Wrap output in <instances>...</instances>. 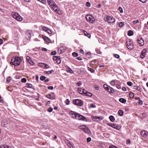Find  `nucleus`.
I'll use <instances>...</instances> for the list:
<instances>
[{
    "label": "nucleus",
    "mask_w": 148,
    "mask_h": 148,
    "mask_svg": "<svg viewBox=\"0 0 148 148\" xmlns=\"http://www.w3.org/2000/svg\"><path fill=\"white\" fill-rule=\"evenodd\" d=\"M22 60L21 58L18 56H14L12 58L10 64L15 66L19 65Z\"/></svg>",
    "instance_id": "obj_1"
},
{
    "label": "nucleus",
    "mask_w": 148,
    "mask_h": 148,
    "mask_svg": "<svg viewBox=\"0 0 148 148\" xmlns=\"http://www.w3.org/2000/svg\"><path fill=\"white\" fill-rule=\"evenodd\" d=\"M12 16L18 21H21L23 20V18L17 13L14 12L12 14Z\"/></svg>",
    "instance_id": "obj_2"
},
{
    "label": "nucleus",
    "mask_w": 148,
    "mask_h": 148,
    "mask_svg": "<svg viewBox=\"0 0 148 148\" xmlns=\"http://www.w3.org/2000/svg\"><path fill=\"white\" fill-rule=\"evenodd\" d=\"M126 46L127 48L129 49H133L134 44L132 41L128 39L126 40Z\"/></svg>",
    "instance_id": "obj_3"
},
{
    "label": "nucleus",
    "mask_w": 148,
    "mask_h": 148,
    "mask_svg": "<svg viewBox=\"0 0 148 148\" xmlns=\"http://www.w3.org/2000/svg\"><path fill=\"white\" fill-rule=\"evenodd\" d=\"M103 87L106 90L110 93H113L114 92V89L110 86L104 84L103 85Z\"/></svg>",
    "instance_id": "obj_4"
},
{
    "label": "nucleus",
    "mask_w": 148,
    "mask_h": 148,
    "mask_svg": "<svg viewBox=\"0 0 148 148\" xmlns=\"http://www.w3.org/2000/svg\"><path fill=\"white\" fill-rule=\"evenodd\" d=\"M105 19V21L110 23H112L115 21V19L112 17L107 16Z\"/></svg>",
    "instance_id": "obj_5"
},
{
    "label": "nucleus",
    "mask_w": 148,
    "mask_h": 148,
    "mask_svg": "<svg viewBox=\"0 0 148 148\" xmlns=\"http://www.w3.org/2000/svg\"><path fill=\"white\" fill-rule=\"evenodd\" d=\"M73 103L75 105L78 106H81L83 104V101L82 100L79 99L74 100Z\"/></svg>",
    "instance_id": "obj_6"
},
{
    "label": "nucleus",
    "mask_w": 148,
    "mask_h": 148,
    "mask_svg": "<svg viewBox=\"0 0 148 148\" xmlns=\"http://www.w3.org/2000/svg\"><path fill=\"white\" fill-rule=\"evenodd\" d=\"M86 18L87 21H89L90 23H93L95 21L94 17L91 15H89L86 16Z\"/></svg>",
    "instance_id": "obj_7"
},
{
    "label": "nucleus",
    "mask_w": 148,
    "mask_h": 148,
    "mask_svg": "<svg viewBox=\"0 0 148 148\" xmlns=\"http://www.w3.org/2000/svg\"><path fill=\"white\" fill-rule=\"evenodd\" d=\"M76 119L86 122L87 121V119L84 116L80 115L78 113H77V114Z\"/></svg>",
    "instance_id": "obj_8"
},
{
    "label": "nucleus",
    "mask_w": 148,
    "mask_h": 148,
    "mask_svg": "<svg viewBox=\"0 0 148 148\" xmlns=\"http://www.w3.org/2000/svg\"><path fill=\"white\" fill-rule=\"evenodd\" d=\"M77 114V113L73 111H71L69 113V114L71 118L74 119H76Z\"/></svg>",
    "instance_id": "obj_9"
},
{
    "label": "nucleus",
    "mask_w": 148,
    "mask_h": 148,
    "mask_svg": "<svg viewBox=\"0 0 148 148\" xmlns=\"http://www.w3.org/2000/svg\"><path fill=\"white\" fill-rule=\"evenodd\" d=\"M91 118L95 122H98L103 119L102 117H98L97 116H92Z\"/></svg>",
    "instance_id": "obj_10"
},
{
    "label": "nucleus",
    "mask_w": 148,
    "mask_h": 148,
    "mask_svg": "<svg viewBox=\"0 0 148 148\" xmlns=\"http://www.w3.org/2000/svg\"><path fill=\"white\" fill-rule=\"evenodd\" d=\"M138 42L140 46H142L144 45V42L142 37L139 36L138 37Z\"/></svg>",
    "instance_id": "obj_11"
},
{
    "label": "nucleus",
    "mask_w": 148,
    "mask_h": 148,
    "mask_svg": "<svg viewBox=\"0 0 148 148\" xmlns=\"http://www.w3.org/2000/svg\"><path fill=\"white\" fill-rule=\"evenodd\" d=\"M32 34V33L31 30H27L26 31L25 33L26 38L27 39H30Z\"/></svg>",
    "instance_id": "obj_12"
},
{
    "label": "nucleus",
    "mask_w": 148,
    "mask_h": 148,
    "mask_svg": "<svg viewBox=\"0 0 148 148\" xmlns=\"http://www.w3.org/2000/svg\"><path fill=\"white\" fill-rule=\"evenodd\" d=\"M83 93L84 95L91 97L92 96V93L88 92L84 89H83Z\"/></svg>",
    "instance_id": "obj_13"
},
{
    "label": "nucleus",
    "mask_w": 148,
    "mask_h": 148,
    "mask_svg": "<svg viewBox=\"0 0 148 148\" xmlns=\"http://www.w3.org/2000/svg\"><path fill=\"white\" fill-rule=\"evenodd\" d=\"M141 135L144 137H146L148 136V132L145 130H143L141 132Z\"/></svg>",
    "instance_id": "obj_14"
},
{
    "label": "nucleus",
    "mask_w": 148,
    "mask_h": 148,
    "mask_svg": "<svg viewBox=\"0 0 148 148\" xmlns=\"http://www.w3.org/2000/svg\"><path fill=\"white\" fill-rule=\"evenodd\" d=\"M147 50L145 49H144L141 52V53L140 55V57L141 58H143L145 56L146 54Z\"/></svg>",
    "instance_id": "obj_15"
},
{
    "label": "nucleus",
    "mask_w": 148,
    "mask_h": 148,
    "mask_svg": "<svg viewBox=\"0 0 148 148\" xmlns=\"http://www.w3.org/2000/svg\"><path fill=\"white\" fill-rule=\"evenodd\" d=\"M112 127L115 129L118 130H119L121 129V126L119 125H117L116 124H113V125L112 126Z\"/></svg>",
    "instance_id": "obj_16"
},
{
    "label": "nucleus",
    "mask_w": 148,
    "mask_h": 148,
    "mask_svg": "<svg viewBox=\"0 0 148 148\" xmlns=\"http://www.w3.org/2000/svg\"><path fill=\"white\" fill-rule=\"evenodd\" d=\"M39 66L45 69H47L49 67L48 65L43 63H40L39 64Z\"/></svg>",
    "instance_id": "obj_17"
},
{
    "label": "nucleus",
    "mask_w": 148,
    "mask_h": 148,
    "mask_svg": "<svg viewBox=\"0 0 148 148\" xmlns=\"http://www.w3.org/2000/svg\"><path fill=\"white\" fill-rule=\"evenodd\" d=\"M48 4L52 7H54L56 5V4L53 2L52 0H47Z\"/></svg>",
    "instance_id": "obj_18"
},
{
    "label": "nucleus",
    "mask_w": 148,
    "mask_h": 148,
    "mask_svg": "<svg viewBox=\"0 0 148 148\" xmlns=\"http://www.w3.org/2000/svg\"><path fill=\"white\" fill-rule=\"evenodd\" d=\"M26 60L31 65H33L34 64L33 62L31 60L30 57L29 56H27L26 57Z\"/></svg>",
    "instance_id": "obj_19"
},
{
    "label": "nucleus",
    "mask_w": 148,
    "mask_h": 148,
    "mask_svg": "<svg viewBox=\"0 0 148 148\" xmlns=\"http://www.w3.org/2000/svg\"><path fill=\"white\" fill-rule=\"evenodd\" d=\"M42 38L46 42H50V39L48 37H46L45 36H42Z\"/></svg>",
    "instance_id": "obj_20"
},
{
    "label": "nucleus",
    "mask_w": 148,
    "mask_h": 148,
    "mask_svg": "<svg viewBox=\"0 0 148 148\" xmlns=\"http://www.w3.org/2000/svg\"><path fill=\"white\" fill-rule=\"evenodd\" d=\"M133 87L134 89H135L140 92H141V89L139 86H134Z\"/></svg>",
    "instance_id": "obj_21"
},
{
    "label": "nucleus",
    "mask_w": 148,
    "mask_h": 148,
    "mask_svg": "<svg viewBox=\"0 0 148 148\" xmlns=\"http://www.w3.org/2000/svg\"><path fill=\"white\" fill-rule=\"evenodd\" d=\"M83 32H84V35L85 36H87L89 38H90L91 36L89 33H88L87 32L84 30H83Z\"/></svg>",
    "instance_id": "obj_22"
},
{
    "label": "nucleus",
    "mask_w": 148,
    "mask_h": 148,
    "mask_svg": "<svg viewBox=\"0 0 148 148\" xmlns=\"http://www.w3.org/2000/svg\"><path fill=\"white\" fill-rule=\"evenodd\" d=\"M119 101L122 103H125L126 102V100L124 98H121L119 99Z\"/></svg>",
    "instance_id": "obj_23"
},
{
    "label": "nucleus",
    "mask_w": 148,
    "mask_h": 148,
    "mask_svg": "<svg viewBox=\"0 0 148 148\" xmlns=\"http://www.w3.org/2000/svg\"><path fill=\"white\" fill-rule=\"evenodd\" d=\"M109 119L110 121L112 122H114L115 120V118L113 116H109Z\"/></svg>",
    "instance_id": "obj_24"
},
{
    "label": "nucleus",
    "mask_w": 148,
    "mask_h": 148,
    "mask_svg": "<svg viewBox=\"0 0 148 148\" xmlns=\"http://www.w3.org/2000/svg\"><path fill=\"white\" fill-rule=\"evenodd\" d=\"M83 131L85 132L88 133L90 131V130H89L88 128L86 126L85 129Z\"/></svg>",
    "instance_id": "obj_25"
},
{
    "label": "nucleus",
    "mask_w": 148,
    "mask_h": 148,
    "mask_svg": "<svg viewBox=\"0 0 148 148\" xmlns=\"http://www.w3.org/2000/svg\"><path fill=\"white\" fill-rule=\"evenodd\" d=\"M88 71H90V72L92 73H93L95 72V70L92 68L88 67Z\"/></svg>",
    "instance_id": "obj_26"
},
{
    "label": "nucleus",
    "mask_w": 148,
    "mask_h": 148,
    "mask_svg": "<svg viewBox=\"0 0 148 148\" xmlns=\"http://www.w3.org/2000/svg\"><path fill=\"white\" fill-rule=\"evenodd\" d=\"M86 126L85 125H82L79 127V128L81 130H84Z\"/></svg>",
    "instance_id": "obj_27"
},
{
    "label": "nucleus",
    "mask_w": 148,
    "mask_h": 148,
    "mask_svg": "<svg viewBox=\"0 0 148 148\" xmlns=\"http://www.w3.org/2000/svg\"><path fill=\"white\" fill-rule=\"evenodd\" d=\"M118 114L120 116H122L123 113V111L121 110H119L118 111Z\"/></svg>",
    "instance_id": "obj_28"
},
{
    "label": "nucleus",
    "mask_w": 148,
    "mask_h": 148,
    "mask_svg": "<svg viewBox=\"0 0 148 148\" xmlns=\"http://www.w3.org/2000/svg\"><path fill=\"white\" fill-rule=\"evenodd\" d=\"M133 34V32L132 31L130 30L128 31V35L129 36H132Z\"/></svg>",
    "instance_id": "obj_29"
},
{
    "label": "nucleus",
    "mask_w": 148,
    "mask_h": 148,
    "mask_svg": "<svg viewBox=\"0 0 148 148\" xmlns=\"http://www.w3.org/2000/svg\"><path fill=\"white\" fill-rule=\"evenodd\" d=\"M134 96V93L132 92H130L129 93V97H130L131 98H133Z\"/></svg>",
    "instance_id": "obj_30"
},
{
    "label": "nucleus",
    "mask_w": 148,
    "mask_h": 148,
    "mask_svg": "<svg viewBox=\"0 0 148 148\" xmlns=\"http://www.w3.org/2000/svg\"><path fill=\"white\" fill-rule=\"evenodd\" d=\"M53 9L56 12L59 10L58 9V8L57 7V5L56 4L55 6V5L54 7H53Z\"/></svg>",
    "instance_id": "obj_31"
},
{
    "label": "nucleus",
    "mask_w": 148,
    "mask_h": 148,
    "mask_svg": "<svg viewBox=\"0 0 148 148\" xmlns=\"http://www.w3.org/2000/svg\"><path fill=\"white\" fill-rule=\"evenodd\" d=\"M78 91V92L82 94H83V89L82 90V89L81 88H78L77 89Z\"/></svg>",
    "instance_id": "obj_32"
},
{
    "label": "nucleus",
    "mask_w": 148,
    "mask_h": 148,
    "mask_svg": "<svg viewBox=\"0 0 148 148\" xmlns=\"http://www.w3.org/2000/svg\"><path fill=\"white\" fill-rule=\"evenodd\" d=\"M0 148H9V147L6 145H2L0 146Z\"/></svg>",
    "instance_id": "obj_33"
},
{
    "label": "nucleus",
    "mask_w": 148,
    "mask_h": 148,
    "mask_svg": "<svg viewBox=\"0 0 148 148\" xmlns=\"http://www.w3.org/2000/svg\"><path fill=\"white\" fill-rule=\"evenodd\" d=\"M67 145L69 147L72 144L68 140H67L66 141Z\"/></svg>",
    "instance_id": "obj_34"
},
{
    "label": "nucleus",
    "mask_w": 148,
    "mask_h": 148,
    "mask_svg": "<svg viewBox=\"0 0 148 148\" xmlns=\"http://www.w3.org/2000/svg\"><path fill=\"white\" fill-rule=\"evenodd\" d=\"M67 71L68 72L70 73H72L73 72L72 69L69 67H68L67 68Z\"/></svg>",
    "instance_id": "obj_35"
},
{
    "label": "nucleus",
    "mask_w": 148,
    "mask_h": 148,
    "mask_svg": "<svg viewBox=\"0 0 148 148\" xmlns=\"http://www.w3.org/2000/svg\"><path fill=\"white\" fill-rule=\"evenodd\" d=\"M56 62L58 64H59L61 62V60L60 59V56L58 57V58L56 60Z\"/></svg>",
    "instance_id": "obj_36"
},
{
    "label": "nucleus",
    "mask_w": 148,
    "mask_h": 148,
    "mask_svg": "<svg viewBox=\"0 0 148 148\" xmlns=\"http://www.w3.org/2000/svg\"><path fill=\"white\" fill-rule=\"evenodd\" d=\"M110 84L112 86H114L115 85V82L114 80H112L110 82Z\"/></svg>",
    "instance_id": "obj_37"
},
{
    "label": "nucleus",
    "mask_w": 148,
    "mask_h": 148,
    "mask_svg": "<svg viewBox=\"0 0 148 148\" xmlns=\"http://www.w3.org/2000/svg\"><path fill=\"white\" fill-rule=\"evenodd\" d=\"M124 22H121L119 23V26L120 27H121L123 26L124 25Z\"/></svg>",
    "instance_id": "obj_38"
},
{
    "label": "nucleus",
    "mask_w": 148,
    "mask_h": 148,
    "mask_svg": "<svg viewBox=\"0 0 148 148\" xmlns=\"http://www.w3.org/2000/svg\"><path fill=\"white\" fill-rule=\"evenodd\" d=\"M26 86L27 87L29 88H32V84L29 83H27L26 84Z\"/></svg>",
    "instance_id": "obj_39"
},
{
    "label": "nucleus",
    "mask_w": 148,
    "mask_h": 148,
    "mask_svg": "<svg viewBox=\"0 0 148 148\" xmlns=\"http://www.w3.org/2000/svg\"><path fill=\"white\" fill-rule=\"evenodd\" d=\"M72 55L74 57H76L78 56V54L77 53L74 52L72 53Z\"/></svg>",
    "instance_id": "obj_40"
},
{
    "label": "nucleus",
    "mask_w": 148,
    "mask_h": 148,
    "mask_svg": "<svg viewBox=\"0 0 148 148\" xmlns=\"http://www.w3.org/2000/svg\"><path fill=\"white\" fill-rule=\"evenodd\" d=\"M46 77L44 76H41L40 77V79L41 81H44L46 79Z\"/></svg>",
    "instance_id": "obj_41"
},
{
    "label": "nucleus",
    "mask_w": 148,
    "mask_h": 148,
    "mask_svg": "<svg viewBox=\"0 0 148 148\" xmlns=\"http://www.w3.org/2000/svg\"><path fill=\"white\" fill-rule=\"evenodd\" d=\"M91 53L90 52H88L86 53V55L88 58H90Z\"/></svg>",
    "instance_id": "obj_42"
},
{
    "label": "nucleus",
    "mask_w": 148,
    "mask_h": 148,
    "mask_svg": "<svg viewBox=\"0 0 148 148\" xmlns=\"http://www.w3.org/2000/svg\"><path fill=\"white\" fill-rule=\"evenodd\" d=\"M11 79L12 77L10 76H9L7 79V81L8 83H9L10 81L11 80Z\"/></svg>",
    "instance_id": "obj_43"
},
{
    "label": "nucleus",
    "mask_w": 148,
    "mask_h": 148,
    "mask_svg": "<svg viewBox=\"0 0 148 148\" xmlns=\"http://www.w3.org/2000/svg\"><path fill=\"white\" fill-rule=\"evenodd\" d=\"M42 29L43 30L47 32V31H48V30L49 29L48 28H47L46 27H45V26H43L42 27Z\"/></svg>",
    "instance_id": "obj_44"
},
{
    "label": "nucleus",
    "mask_w": 148,
    "mask_h": 148,
    "mask_svg": "<svg viewBox=\"0 0 148 148\" xmlns=\"http://www.w3.org/2000/svg\"><path fill=\"white\" fill-rule=\"evenodd\" d=\"M53 72H54V71L53 70H52L50 71H46V72L47 74H49Z\"/></svg>",
    "instance_id": "obj_45"
},
{
    "label": "nucleus",
    "mask_w": 148,
    "mask_h": 148,
    "mask_svg": "<svg viewBox=\"0 0 148 148\" xmlns=\"http://www.w3.org/2000/svg\"><path fill=\"white\" fill-rule=\"evenodd\" d=\"M127 84L128 86H132V85L133 84V83L131 82H127Z\"/></svg>",
    "instance_id": "obj_46"
},
{
    "label": "nucleus",
    "mask_w": 148,
    "mask_h": 148,
    "mask_svg": "<svg viewBox=\"0 0 148 148\" xmlns=\"http://www.w3.org/2000/svg\"><path fill=\"white\" fill-rule=\"evenodd\" d=\"M90 106L91 108H95L96 107V106L93 103H91V104H90Z\"/></svg>",
    "instance_id": "obj_47"
},
{
    "label": "nucleus",
    "mask_w": 148,
    "mask_h": 148,
    "mask_svg": "<svg viewBox=\"0 0 148 148\" xmlns=\"http://www.w3.org/2000/svg\"><path fill=\"white\" fill-rule=\"evenodd\" d=\"M38 1H40L42 3L45 4L46 3V0H38Z\"/></svg>",
    "instance_id": "obj_48"
},
{
    "label": "nucleus",
    "mask_w": 148,
    "mask_h": 148,
    "mask_svg": "<svg viewBox=\"0 0 148 148\" xmlns=\"http://www.w3.org/2000/svg\"><path fill=\"white\" fill-rule=\"evenodd\" d=\"M56 12L58 14H60V15L62 13V12L61 10H58V11H57Z\"/></svg>",
    "instance_id": "obj_49"
},
{
    "label": "nucleus",
    "mask_w": 148,
    "mask_h": 148,
    "mask_svg": "<svg viewBox=\"0 0 148 148\" xmlns=\"http://www.w3.org/2000/svg\"><path fill=\"white\" fill-rule=\"evenodd\" d=\"M138 103L139 105H141L143 104V101L140 99V100H139V101L138 102Z\"/></svg>",
    "instance_id": "obj_50"
},
{
    "label": "nucleus",
    "mask_w": 148,
    "mask_h": 148,
    "mask_svg": "<svg viewBox=\"0 0 148 148\" xmlns=\"http://www.w3.org/2000/svg\"><path fill=\"white\" fill-rule=\"evenodd\" d=\"M21 81L22 82L25 83L26 82V79L25 78H23L22 79Z\"/></svg>",
    "instance_id": "obj_51"
},
{
    "label": "nucleus",
    "mask_w": 148,
    "mask_h": 148,
    "mask_svg": "<svg viewBox=\"0 0 148 148\" xmlns=\"http://www.w3.org/2000/svg\"><path fill=\"white\" fill-rule=\"evenodd\" d=\"M65 102L66 104L68 105V104H69L70 103V101L68 99H67L66 100Z\"/></svg>",
    "instance_id": "obj_52"
},
{
    "label": "nucleus",
    "mask_w": 148,
    "mask_h": 148,
    "mask_svg": "<svg viewBox=\"0 0 148 148\" xmlns=\"http://www.w3.org/2000/svg\"><path fill=\"white\" fill-rule=\"evenodd\" d=\"M82 82L81 81H79L77 83H76V84L78 85V86H79L82 85Z\"/></svg>",
    "instance_id": "obj_53"
},
{
    "label": "nucleus",
    "mask_w": 148,
    "mask_h": 148,
    "mask_svg": "<svg viewBox=\"0 0 148 148\" xmlns=\"http://www.w3.org/2000/svg\"><path fill=\"white\" fill-rule=\"evenodd\" d=\"M118 9L121 13H122L123 12V11L122 8L119 7Z\"/></svg>",
    "instance_id": "obj_54"
},
{
    "label": "nucleus",
    "mask_w": 148,
    "mask_h": 148,
    "mask_svg": "<svg viewBox=\"0 0 148 148\" xmlns=\"http://www.w3.org/2000/svg\"><path fill=\"white\" fill-rule=\"evenodd\" d=\"M56 51H53L51 53V55H55L56 54Z\"/></svg>",
    "instance_id": "obj_55"
},
{
    "label": "nucleus",
    "mask_w": 148,
    "mask_h": 148,
    "mask_svg": "<svg viewBox=\"0 0 148 148\" xmlns=\"http://www.w3.org/2000/svg\"><path fill=\"white\" fill-rule=\"evenodd\" d=\"M116 88L119 89H120L121 88V86L120 84H117L116 85Z\"/></svg>",
    "instance_id": "obj_56"
},
{
    "label": "nucleus",
    "mask_w": 148,
    "mask_h": 148,
    "mask_svg": "<svg viewBox=\"0 0 148 148\" xmlns=\"http://www.w3.org/2000/svg\"><path fill=\"white\" fill-rule=\"evenodd\" d=\"M53 110V108H52L50 107L48 108V110L49 112H51Z\"/></svg>",
    "instance_id": "obj_57"
},
{
    "label": "nucleus",
    "mask_w": 148,
    "mask_h": 148,
    "mask_svg": "<svg viewBox=\"0 0 148 148\" xmlns=\"http://www.w3.org/2000/svg\"><path fill=\"white\" fill-rule=\"evenodd\" d=\"M114 56L117 59H119L120 57L119 56V55L116 54H114Z\"/></svg>",
    "instance_id": "obj_58"
},
{
    "label": "nucleus",
    "mask_w": 148,
    "mask_h": 148,
    "mask_svg": "<svg viewBox=\"0 0 148 148\" xmlns=\"http://www.w3.org/2000/svg\"><path fill=\"white\" fill-rule=\"evenodd\" d=\"M58 57L59 56H54L53 58V59L54 60H56Z\"/></svg>",
    "instance_id": "obj_59"
},
{
    "label": "nucleus",
    "mask_w": 148,
    "mask_h": 148,
    "mask_svg": "<svg viewBox=\"0 0 148 148\" xmlns=\"http://www.w3.org/2000/svg\"><path fill=\"white\" fill-rule=\"evenodd\" d=\"M139 20H136L134 21H133V23L134 24H135L137 23H139Z\"/></svg>",
    "instance_id": "obj_60"
},
{
    "label": "nucleus",
    "mask_w": 148,
    "mask_h": 148,
    "mask_svg": "<svg viewBox=\"0 0 148 148\" xmlns=\"http://www.w3.org/2000/svg\"><path fill=\"white\" fill-rule=\"evenodd\" d=\"M47 88L49 89L52 90L53 89V86H49L47 87Z\"/></svg>",
    "instance_id": "obj_61"
},
{
    "label": "nucleus",
    "mask_w": 148,
    "mask_h": 148,
    "mask_svg": "<svg viewBox=\"0 0 148 148\" xmlns=\"http://www.w3.org/2000/svg\"><path fill=\"white\" fill-rule=\"evenodd\" d=\"M88 142H89L91 140V138L90 137L88 138L86 140Z\"/></svg>",
    "instance_id": "obj_62"
},
{
    "label": "nucleus",
    "mask_w": 148,
    "mask_h": 148,
    "mask_svg": "<svg viewBox=\"0 0 148 148\" xmlns=\"http://www.w3.org/2000/svg\"><path fill=\"white\" fill-rule=\"evenodd\" d=\"M86 5L87 7H89L90 6V4L89 2H87L86 4Z\"/></svg>",
    "instance_id": "obj_63"
},
{
    "label": "nucleus",
    "mask_w": 148,
    "mask_h": 148,
    "mask_svg": "<svg viewBox=\"0 0 148 148\" xmlns=\"http://www.w3.org/2000/svg\"><path fill=\"white\" fill-rule=\"evenodd\" d=\"M51 95L50 94H49L46 95V97L48 98V99H50L51 98Z\"/></svg>",
    "instance_id": "obj_64"
}]
</instances>
